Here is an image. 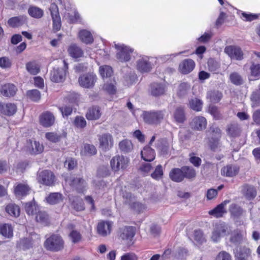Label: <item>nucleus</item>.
Masks as SVG:
<instances>
[{"mask_svg":"<svg viewBox=\"0 0 260 260\" xmlns=\"http://www.w3.org/2000/svg\"><path fill=\"white\" fill-rule=\"evenodd\" d=\"M63 199L62 194L59 192L50 193L46 198L47 202L51 205H55L62 202Z\"/></svg>","mask_w":260,"mask_h":260,"instance_id":"obj_38","label":"nucleus"},{"mask_svg":"<svg viewBox=\"0 0 260 260\" xmlns=\"http://www.w3.org/2000/svg\"><path fill=\"white\" fill-rule=\"evenodd\" d=\"M32 215H35L36 220L44 226L49 224L48 215L46 212H31Z\"/></svg>","mask_w":260,"mask_h":260,"instance_id":"obj_33","label":"nucleus"},{"mask_svg":"<svg viewBox=\"0 0 260 260\" xmlns=\"http://www.w3.org/2000/svg\"><path fill=\"white\" fill-rule=\"evenodd\" d=\"M26 95L30 100L36 102L39 101L41 97L40 92L37 89L28 90Z\"/></svg>","mask_w":260,"mask_h":260,"instance_id":"obj_47","label":"nucleus"},{"mask_svg":"<svg viewBox=\"0 0 260 260\" xmlns=\"http://www.w3.org/2000/svg\"><path fill=\"white\" fill-rule=\"evenodd\" d=\"M97 80L95 74L91 73L84 74L81 75L78 79L79 85L85 88H92Z\"/></svg>","mask_w":260,"mask_h":260,"instance_id":"obj_8","label":"nucleus"},{"mask_svg":"<svg viewBox=\"0 0 260 260\" xmlns=\"http://www.w3.org/2000/svg\"><path fill=\"white\" fill-rule=\"evenodd\" d=\"M137 68L141 73H147L150 71L151 66L148 60L140 59L137 61Z\"/></svg>","mask_w":260,"mask_h":260,"instance_id":"obj_34","label":"nucleus"},{"mask_svg":"<svg viewBox=\"0 0 260 260\" xmlns=\"http://www.w3.org/2000/svg\"><path fill=\"white\" fill-rule=\"evenodd\" d=\"M73 124L75 127L79 129H83L86 126L87 122L83 116H77L73 121Z\"/></svg>","mask_w":260,"mask_h":260,"instance_id":"obj_46","label":"nucleus"},{"mask_svg":"<svg viewBox=\"0 0 260 260\" xmlns=\"http://www.w3.org/2000/svg\"><path fill=\"white\" fill-rule=\"evenodd\" d=\"M53 24V31L56 32L60 29L61 26V19L60 16L52 17Z\"/></svg>","mask_w":260,"mask_h":260,"instance_id":"obj_54","label":"nucleus"},{"mask_svg":"<svg viewBox=\"0 0 260 260\" xmlns=\"http://www.w3.org/2000/svg\"><path fill=\"white\" fill-rule=\"evenodd\" d=\"M12 66V62L8 57H0V67L3 69L9 68Z\"/></svg>","mask_w":260,"mask_h":260,"instance_id":"obj_58","label":"nucleus"},{"mask_svg":"<svg viewBox=\"0 0 260 260\" xmlns=\"http://www.w3.org/2000/svg\"><path fill=\"white\" fill-rule=\"evenodd\" d=\"M242 192L243 196L248 200L254 199L257 194L255 187L248 184H245L242 186Z\"/></svg>","mask_w":260,"mask_h":260,"instance_id":"obj_22","label":"nucleus"},{"mask_svg":"<svg viewBox=\"0 0 260 260\" xmlns=\"http://www.w3.org/2000/svg\"><path fill=\"white\" fill-rule=\"evenodd\" d=\"M34 244V242L31 237L23 238L17 241V246L23 250H26L32 248Z\"/></svg>","mask_w":260,"mask_h":260,"instance_id":"obj_30","label":"nucleus"},{"mask_svg":"<svg viewBox=\"0 0 260 260\" xmlns=\"http://www.w3.org/2000/svg\"><path fill=\"white\" fill-rule=\"evenodd\" d=\"M174 118L176 122L183 123L186 120V116L184 108L177 107L174 112Z\"/></svg>","mask_w":260,"mask_h":260,"instance_id":"obj_36","label":"nucleus"},{"mask_svg":"<svg viewBox=\"0 0 260 260\" xmlns=\"http://www.w3.org/2000/svg\"><path fill=\"white\" fill-rule=\"evenodd\" d=\"M68 52L69 55L74 58H80L83 55L82 49L75 44H72L68 47Z\"/></svg>","mask_w":260,"mask_h":260,"instance_id":"obj_31","label":"nucleus"},{"mask_svg":"<svg viewBox=\"0 0 260 260\" xmlns=\"http://www.w3.org/2000/svg\"><path fill=\"white\" fill-rule=\"evenodd\" d=\"M26 69L30 74L32 75H36L40 72V67L35 60L27 62Z\"/></svg>","mask_w":260,"mask_h":260,"instance_id":"obj_39","label":"nucleus"},{"mask_svg":"<svg viewBox=\"0 0 260 260\" xmlns=\"http://www.w3.org/2000/svg\"><path fill=\"white\" fill-rule=\"evenodd\" d=\"M215 260H231V256L227 252L222 251L217 255Z\"/></svg>","mask_w":260,"mask_h":260,"instance_id":"obj_63","label":"nucleus"},{"mask_svg":"<svg viewBox=\"0 0 260 260\" xmlns=\"http://www.w3.org/2000/svg\"><path fill=\"white\" fill-rule=\"evenodd\" d=\"M229 79L231 82L236 86H240L244 83L243 77L236 72L231 73L230 75Z\"/></svg>","mask_w":260,"mask_h":260,"instance_id":"obj_42","label":"nucleus"},{"mask_svg":"<svg viewBox=\"0 0 260 260\" xmlns=\"http://www.w3.org/2000/svg\"><path fill=\"white\" fill-rule=\"evenodd\" d=\"M61 137V135H58L54 132H47L45 134L46 139L48 141L54 143L59 142Z\"/></svg>","mask_w":260,"mask_h":260,"instance_id":"obj_48","label":"nucleus"},{"mask_svg":"<svg viewBox=\"0 0 260 260\" xmlns=\"http://www.w3.org/2000/svg\"><path fill=\"white\" fill-rule=\"evenodd\" d=\"M142 158L146 161H152L155 157V153L154 149L149 146L144 147L141 152Z\"/></svg>","mask_w":260,"mask_h":260,"instance_id":"obj_27","label":"nucleus"},{"mask_svg":"<svg viewBox=\"0 0 260 260\" xmlns=\"http://www.w3.org/2000/svg\"><path fill=\"white\" fill-rule=\"evenodd\" d=\"M0 234L6 238H11L13 236V229L11 225L2 224L0 225Z\"/></svg>","mask_w":260,"mask_h":260,"instance_id":"obj_35","label":"nucleus"},{"mask_svg":"<svg viewBox=\"0 0 260 260\" xmlns=\"http://www.w3.org/2000/svg\"><path fill=\"white\" fill-rule=\"evenodd\" d=\"M224 52L232 59L241 60L243 58V53L241 49L238 46L230 45L224 48Z\"/></svg>","mask_w":260,"mask_h":260,"instance_id":"obj_15","label":"nucleus"},{"mask_svg":"<svg viewBox=\"0 0 260 260\" xmlns=\"http://www.w3.org/2000/svg\"><path fill=\"white\" fill-rule=\"evenodd\" d=\"M99 147L105 151L111 149L114 145L112 136L109 133H105L98 136Z\"/></svg>","mask_w":260,"mask_h":260,"instance_id":"obj_11","label":"nucleus"},{"mask_svg":"<svg viewBox=\"0 0 260 260\" xmlns=\"http://www.w3.org/2000/svg\"><path fill=\"white\" fill-rule=\"evenodd\" d=\"M250 254V250L246 247H240L235 252L236 260H247Z\"/></svg>","mask_w":260,"mask_h":260,"instance_id":"obj_29","label":"nucleus"},{"mask_svg":"<svg viewBox=\"0 0 260 260\" xmlns=\"http://www.w3.org/2000/svg\"><path fill=\"white\" fill-rule=\"evenodd\" d=\"M28 13L32 18L40 19L43 16L44 11L37 6H30L28 9Z\"/></svg>","mask_w":260,"mask_h":260,"instance_id":"obj_40","label":"nucleus"},{"mask_svg":"<svg viewBox=\"0 0 260 260\" xmlns=\"http://www.w3.org/2000/svg\"><path fill=\"white\" fill-rule=\"evenodd\" d=\"M203 104L201 100L198 98H192L189 101L188 106L193 111L199 112L202 109Z\"/></svg>","mask_w":260,"mask_h":260,"instance_id":"obj_41","label":"nucleus"},{"mask_svg":"<svg viewBox=\"0 0 260 260\" xmlns=\"http://www.w3.org/2000/svg\"><path fill=\"white\" fill-rule=\"evenodd\" d=\"M70 237L72 239V242L74 243L79 242L81 240L82 237L80 233L75 230H73L70 233Z\"/></svg>","mask_w":260,"mask_h":260,"instance_id":"obj_59","label":"nucleus"},{"mask_svg":"<svg viewBox=\"0 0 260 260\" xmlns=\"http://www.w3.org/2000/svg\"><path fill=\"white\" fill-rule=\"evenodd\" d=\"M83 152L85 154L92 155L96 153V149L93 145L86 144L84 146Z\"/></svg>","mask_w":260,"mask_h":260,"instance_id":"obj_53","label":"nucleus"},{"mask_svg":"<svg viewBox=\"0 0 260 260\" xmlns=\"http://www.w3.org/2000/svg\"><path fill=\"white\" fill-rule=\"evenodd\" d=\"M194 239L199 244H202L206 241L203 232L200 230L194 231Z\"/></svg>","mask_w":260,"mask_h":260,"instance_id":"obj_52","label":"nucleus"},{"mask_svg":"<svg viewBox=\"0 0 260 260\" xmlns=\"http://www.w3.org/2000/svg\"><path fill=\"white\" fill-rule=\"evenodd\" d=\"M195 66V62L192 59H184L179 64L178 71L182 74H188L193 70Z\"/></svg>","mask_w":260,"mask_h":260,"instance_id":"obj_16","label":"nucleus"},{"mask_svg":"<svg viewBox=\"0 0 260 260\" xmlns=\"http://www.w3.org/2000/svg\"><path fill=\"white\" fill-rule=\"evenodd\" d=\"M85 182L82 177H74L70 181V185L78 192H82L85 188Z\"/></svg>","mask_w":260,"mask_h":260,"instance_id":"obj_28","label":"nucleus"},{"mask_svg":"<svg viewBox=\"0 0 260 260\" xmlns=\"http://www.w3.org/2000/svg\"><path fill=\"white\" fill-rule=\"evenodd\" d=\"M64 166L69 170H72L77 166V160L73 158H69L64 162Z\"/></svg>","mask_w":260,"mask_h":260,"instance_id":"obj_57","label":"nucleus"},{"mask_svg":"<svg viewBox=\"0 0 260 260\" xmlns=\"http://www.w3.org/2000/svg\"><path fill=\"white\" fill-rule=\"evenodd\" d=\"M17 111V105L12 103L0 102V115L11 117Z\"/></svg>","mask_w":260,"mask_h":260,"instance_id":"obj_13","label":"nucleus"},{"mask_svg":"<svg viewBox=\"0 0 260 260\" xmlns=\"http://www.w3.org/2000/svg\"><path fill=\"white\" fill-rule=\"evenodd\" d=\"M39 123L44 127H50L55 122V117L54 114L49 111L42 112L39 117Z\"/></svg>","mask_w":260,"mask_h":260,"instance_id":"obj_12","label":"nucleus"},{"mask_svg":"<svg viewBox=\"0 0 260 260\" xmlns=\"http://www.w3.org/2000/svg\"><path fill=\"white\" fill-rule=\"evenodd\" d=\"M28 149L30 154H38L43 152L44 150V146L43 144H40L39 142L29 139L27 141Z\"/></svg>","mask_w":260,"mask_h":260,"instance_id":"obj_23","label":"nucleus"},{"mask_svg":"<svg viewBox=\"0 0 260 260\" xmlns=\"http://www.w3.org/2000/svg\"><path fill=\"white\" fill-rule=\"evenodd\" d=\"M207 97L211 102L217 103H218L222 98V93L218 90H211L207 93Z\"/></svg>","mask_w":260,"mask_h":260,"instance_id":"obj_43","label":"nucleus"},{"mask_svg":"<svg viewBox=\"0 0 260 260\" xmlns=\"http://www.w3.org/2000/svg\"><path fill=\"white\" fill-rule=\"evenodd\" d=\"M26 21L23 16H18L10 18L8 21V25L13 28L18 27L23 25Z\"/></svg>","mask_w":260,"mask_h":260,"instance_id":"obj_32","label":"nucleus"},{"mask_svg":"<svg viewBox=\"0 0 260 260\" xmlns=\"http://www.w3.org/2000/svg\"><path fill=\"white\" fill-rule=\"evenodd\" d=\"M239 172V167L232 165H228L223 167L221 170V175L229 177L237 175Z\"/></svg>","mask_w":260,"mask_h":260,"instance_id":"obj_25","label":"nucleus"},{"mask_svg":"<svg viewBox=\"0 0 260 260\" xmlns=\"http://www.w3.org/2000/svg\"><path fill=\"white\" fill-rule=\"evenodd\" d=\"M136 233V228L133 226H123L119 228L117 232L119 239L127 243H131Z\"/></svg>","mask_w":260,"mask_h":260,"instance_id":"obj_6","label":"nucleus"},{"mask_svg":"<svg viewBox=\"0 0 260 260\" xmlns=\"http://www.w3.org/2000/svg\"><path fill=\"white\" fill-rule=\"evenodd\" d=\"M230 240L235 245L239 244L242 240V236L240 233H235L231 236Z\"/></svg>","mask_w":260,"mask_h":260,"instance_id":"obj_61","label":"nucleus"},{"mask_svg":"<svg viewBox=\"0 0 260 260\" xmlns=\"http://www.w3.org/2000/svg\"><path fill=\"white\" fill-rule=\"evenodd\" d=\"M253 122L258 125H260V109L255 110L252 114Z\"/></svg>","mask_w":260,"mask_h":260,"instance_id":"obj_64","label":"nucleus"},{"mask_svg":"<svg viewBox=\"0 0 260 260\" xmlns=\"http://www.w3.org/2000/svg\"><path fill=\"white\" fill-rule=\"evenodd\" d=\"M133 50L126 46H121L119 48V51L116 54L117 58L121 62L128 61L131 58V54Z\"/></svg>","mask_w":260,"mask_h":260,"instance_id":"obj_17","label":"nucleus"},{"mask_svg":"<svg viewBox=\"0 0 260 260\" xmlns=\"http://www.w3.org/2000/svg\"><path fill=\"white\" fill-rule=\"evenodd\" d=\"M231 232V227L228 224L224 222L216 223L212 233L211 240L214 242H217L220 240L221 237L230 235Z\"/></svg>","mask_w":260,"mask_h":260,"instance_id":"obj_3","label":"nucleus"},{"mask_svg":"<svg viewBox=\"0 0 260 260\" xmlns=\"http://www.w3.org/2000/svg\"><path fill=\"white\" fill-rule=\"evenodd\" d=\"M196 176V171L191 167L184 166L180 168H173L169 173V177L175 182H181L186 178L192 179Z\"/></svg>","mask_w":260,"mask_h":260,"instance_id":"obj_1","label":"nucleus"},{"mask_svg":"<svg viewBox=\"0 0 260 260\" xmlns=\"http://www.w3.org/2000/svg\"><path fill=\"white\" fill-rule=\"evenodd\" d=\"M63 244L62 238L58 235L53 234L45 240L44 247L48 250L58 251L63 249Z\"/></svg>","mask_w":260,"mask_h":260,"instance_id":"obj_5","label":"nucleus"},{"mask_svg":"<svg viewBox=\"0 0 260 260\" xmlns=\"http://www.w3.org/2000/svg\"><path fill=\"white\" fill-rule=\"evenodd\" d=\"M30 190L31 187L26 181L17 182L13 186V193L15 196L20 199L28 195Z\"/></svg>","mask_w":260,"mask_h":260,"instance_id":"obj_9","label":"nucleus"},{"mask_svg":"<svg viewBox=\"0 0 260 260\" xmlns=\"http://www.w3.org/2000/svg\"><path fill=\"white\" fill-rule=\"evenodd\" d=\"M208 70L210 72H216L219 68L218 63L212 59H210L208 61Z\"/></svg>","mask_w":260,"mask_h":260,"instance_id":"obj_62","label":"nucleus"},{"mask_svg":"<svg viewBox=\"0 0 260 260\" xmlns=\"http://www.w3.org/2000/svg\"><path fill=\"white\" fill-rule=\"evenodd\" d=\"M58 109L61 112L62 116L63 117H68L71 115L73 113V107L72 106L69 105H64L63 106H59Z\"/></svg>","mask_w":260,"mask_h":260,"instance_id":"obj_51","label":"nucleus"},{"mask_svg":"<svg viewBox=\"0 0 260 260\" xmlns=\"http://www.w3.org/2000/svg\"><path fill=\"white\" fill-rule=\"evenodd\" d=\"M102 115L101 108L97 105L89 107L85 114V117L88 120L93 121L100 119Z\"/></svg>","mask_w":260,"mask_h":260,"instance_id":"obj_19","label":"nucleus"},{"mask_svg":"<svg viewBox=\"0 0 260 260\" xmlns=\"http://www.w3.org/2000/svg\"><path fill=\"white\" fill-rule=\"evenodd\" d=\"M250 100L252 102V107H258L260 106V90H256L251 94Z\"/></svg>","mask_w":260,"mask_h":260,"instance_id":"obj_50","label":"nucleus"},{"mask_svg":"<svg viewBox=\"0 0 260 260\" xmlns=\"http://www.w3.org/2000/svg\"><path fill=\"white\" fill-rule=\"evenodd\" d=\"M99 72L103 78L110 77L113 72L112 67L107 65L101 66Z\"/></svg>","mask_w":260,"mask_h":260,"instance_id":"obj_45","label":"nucleus"},{"mask_svg":"<svg viewBox=\"0 0 260 260\" xmlns=\"http://www.w3.org/2000/svg\"><path fill=\"white\" fill-rule=\"evenodd\" d=\"M260 79V63L251 61L249 67V80L250 81Z\"/></svg>","mask_w":260,"mask_h":260,"instance_id":"obj_24","label":"nucleus"},{"mask_svg":"<svg viewBox=\"0 0 260 260\" xmlns=\"http://www.w3.org/2000/svg\"><path fill=\"white\" fill-rule=\"evenodd\" d=\"M194 153L189 154V162L193 165L195 167H199L202 163V159L198 156H196Z\"/></svg>","mask_w":260,"mask_h":260,"instance_id":"obj_55","label":"nucleus"},{"mask_svg":"<svg viewBox=\"0 0 260 260\" xmlns=\"http://www.w3.org/2000/svg\"><path fill=\"white\" fill-rule=\"evenodd\" d=\"M166 110H152L143 112V119L145 123L151 125H158L164 120Z\"/></svg>","mask_w":260,"mask_h":260,"instance_id":"obj_2","label":"nucleus"},{"mask_svg":"<svg viewBox=\"0 0 260 260\" xmlns=\"http://www.w3.org/2000/svg\"><path fill=\"white\" fill-rule=\"evenodd\" d=\"M17 91V87L12 83H6L1 86L0 88L1 94L7 98L13 97Z\"/></svg>","mask_w":260,"mask_h":260,"instance_id":"obj_18","label":"nucleus"},{"mask_svg":"<svg viewBox=\"0 0 260 260\" xmlns=\"http://www.w3.org/2000/svg\"><path fill=\"white\" fill-rule=\"evenodd\" d=\"M166 87L164 84L154 82L150 85V94L153 96L158 97L165 94Z\"/></svg>","mask_w":260,"mask_h":260,"instance_id":"obj_21","label":"nucleus"},{"mask_svg":"<svg viewBox=\"0 0 260 260\" xmlns=\"http://www.w3.org/2000/svg\"><path fill=\"white\" fill-rule=\"evenodd\" d=\"M164 175L162 167L161 165H157L154 171L151 173V177L156 180H159L161 179Z\"/></svg>","mask_w":260,"mask_h":260,"instance_id":"obj_49","label":"nucleus"},{"mask_svg":"<svg viewBox=\"0 0 260 260\" xmlns=\"http://www.w3.org/2000/svg\"><path fill=\"white\" fill-rule=\"evenodd\" d=\"M129 159L123 155H116L110 161L111 170L114 173L125 170L128 166Z\"/></svg>","mask_w":260,"mask_h":260,"instance_id":"obj_4","label":"nucleus"},{"mask_svg":"<svg viewBox=\"0 0 260 260\" xmlns=\"http://www.w3.org/2000/svg\"><path fill=\"white\" fill-rule=\"evenodd\" d=\"M119 147L122 152L128 153L132 150L133 146L130 140L125 139L119 142Z\"/></svg>","mask_w":260,"mask_h":260,"instance_id":"obj_44","label":"nucleus"},{"mask_svg":"<svg viewBox=\"0 0 260 260\" xmlns=\"http://www.w3.org/2000/svg\"><path fill=\"white\" fill-rule=\"evenodd\" d=\"M79 37L82 42L86 44L92 43L94 40L91 32L85 29L79 31Z\"/></svg>","mask_w":260,"mask_h":260,"instance_id":"obj_37","label":"nucleus"},{"mask_svg":"<svg viewBox=\"0 0 260 260\" xmlns=\"http://www.w3.org/2000/svg\"><path fill=\"white\" fill-rule=\"evenodd\" d=\"M113 226V222L110 221H101L97 225L98 234L102 237H107L110 235Z\"/></svg>","mask_w":260,"mask_h":260,"instance_id":"obj_14","label":"nucleus"},{"mask_svg":"<svg viewBox=\"0 0 260 260\" xmlns=\"http://www.w3.org/2000/svg\"><path fill=\"white\" fill-rule=\"evenodd\" d=\"M226 132L230 137L235 138L240 135L241 129L237 122H232L227 125Z\"/></svg>","mask_w":260,"mask_h":260,"instance_id":"obj_26","label":"nucleus"},{"mask_svg":"<svg viewBox=\"0 0 260 260\" xmlns=\"http://www.w3.org/2000/svg\"><path fill=\"white\" fill-rule=\"evenodd\" d=\"M217 195V190L212 188L207 190L206 193V198L208 200H211L216 198Z\"/></svg>","mask_w":260,"mask_h":260,"instance_id":"obj_60","label":"nucleus"},{"mask_svg":"<svg viewBox=\"0 0 260 260\" xmlns=\"http://www.w3.org/2000/svg\"><path fill=\"white\" fill-rule=\"evenodd\" d=\"M38 180L39 183L43 185L52 186L55 183V176L52 171L45 170L39 173Z\"/></svg>","mask_w":260,"mask_h":260,"instance_id":"obj_10","label":"nucleus"},{"mask_svg":"<svg viewBox=\"0 0 260 260\" xmlns=\"http://www.w3.org/2000/svg\"><path fill=\"white\" fill-rule=\"evenodd\" d=\"M63 68H54L50 72V79L51 81L55 83L63 82L67 76L68 70V64L63 60Z\"/></svg>","mask_w":260,"mask_h":260,"instance_id":"obj_7","label":"nucleus"},{"mask_svg":"<svg viewBox=\"0 0 260 260\" xmlns=\"http://www.w3.org/2000/svg\"><path fill=\"white\" fill-rule=\"evenodd\" d=\"M103 89L109 94H115L116 92L115 85L112 83H105L103 85Z\"/></svg>","mask_w":260,"mask_h":260,"instance_id":"obj_56","label":"nucleus"},{"mask_svg":"<svg viewBox=\"0 0 260 260\" xmlns=\"http://www.w3.org/2000/svg\"><path fill=\"white\" fill-rule=\"evenodd\" d=\"M207 124L206 119L200 116L194 117L190 123L192 128L197 131H202L206 128Z\"/></svg>","mask_w":260,"mask_h":260,"instance_id":"obj_20","label":"nucleus"}]
</instances>
